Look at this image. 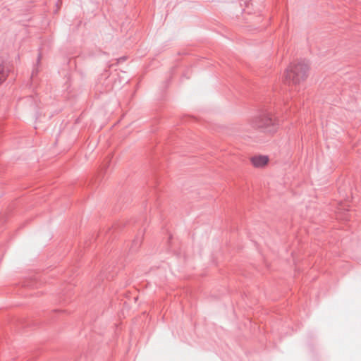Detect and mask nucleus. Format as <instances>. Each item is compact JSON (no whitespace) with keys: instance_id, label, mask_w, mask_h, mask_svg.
Segmentation results:
<instances>
[{"instance_id":"f257e3e1","label":"nucleus","mask_w":361,"mask_h":361,"mask_svg":"<svg viewBox=\"0 0 361 361\" xmlns=\"http://www.w3.org/2000/svg\"><path fill=\"white\" fill-rule=\"evenodd\" d=\"M310 64L299 61L289 64L281 74V81L284 85L296 86L304 82L309 76Z\"/></svg>"},{"instance_id":"f03ea898","label":"nucleus","mask_w":361,"mask_h":361,"mask_svg":"<svg viewBox=\"0 0 361 361\" xmlns=\"http://www.w3.org/2000/svg\"><path fill=\"white\" fill-rule=\"evenodd\" d=\"M252 125L263 133L273 136L279 129V120L271 112H263L252 118Z\"/></svg>"},{"instance_id":"7ed1b4c3","label":"nucleus","mask_w":361,"mask_h":361,"mask_svg":"<svg viewBox=\"0 0 361 361\" xmlns=\"http://www.w3.org/2000/svg\"><path fill=\"white\" fill-rule=\"evenodd\" d=\"M269 161V158L267 155H255L250 158V162L255 168L265 167Z\"/></svg>"},{"instance_id":"20e7f679","label":"nucleus","mask_w":361,"mask_h":361,"mask_svg":"<svg viewBox=\"0 0 361 361\" xmlns=\"http://www.w3.org/2000/svg\"><path fill=\"white\" fill-rule=\"evenodd\" d=\"M6 73L3 65L0 64V84L6 80Z\"/></svg>"}]
</instances>
